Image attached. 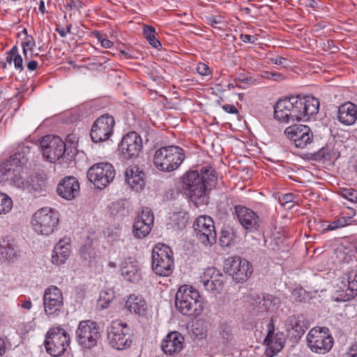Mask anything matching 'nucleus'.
<instances>
[{
  "mask_svg": "<svg viewBox=\"0 0 357 357\" xmlns=\"http://www.w3.org/2000/svg\"><path fill=\"white\" fill-rule=\"evenodd\" d=\"M28 147H26L27 149ZM25 149V147L23 148ZM28 158L25 151H17L8 159L0 163V183L13 185L17 188L24 187V181L21 175Z\"/></svg>",
  "mask_w": 357,
  "mask_h": 357,
  "instance_id": "nucleus-2",
  "label": "nucleus"
},
{
  "mask_svg": "<svg viewBox=\"0 0 357 357\" xmlns=\"http://www.w3.org/2000/svg\"><path fill=\"white\" fill-rule=\"evenodd\" d=\"M100 337L99 326L92 320H83L76 330V338L79 345L85 349L95 347Z\"/></svg>",
  "mask_w": 357,
  "mask_h": 357,
  "instance_id": "nucleus-13",
  "label": "nucleus"
},
{
  "mask_svg": "<svg viewBox=\"0 0 357 357\" xmlns=\"http://www.w3.org/2000/svg\"><path fill=\"white\" fill-rule=\"evenodd\" d=\"M348 211H349V212L347 213V216L345 218L348 220V222H349V221H350L351 218L355 215L356 211L354 208H350V207H348Z\"/></svg>",
  "mask_w": 357,
  "mask_h": 357,
  "instance_id": "nucleus-64",
  "label": "nucleus"
},
{
  "mask_svg": "<svg viewBox=\"0 0 357 357\" xmlns=\"http://www.w3.org/2000/svg\"><path fill=\"white\" fill-rule=\"evenodd\" d=\"M240 38L243 43H255V40H257L255 36L248 34H241L240 36Z\"/></svg>",
  "mask_w": 357,
  "mask_h": 357,
  "instance_id": "nucleus-58",
  "label": "nucleus"
},
{
  "mask_svg": "<svg viewBox=\"0 0 357 357\" xmlns=\"http://www.w3.org/2000/svg\"><path fill=\"white\" fill-rule=\"evenodd\" d=\"M252 77L246 76L243 74L239 75L236 79V81L242 84H250L252 82Z\"/></svg>",
  "mask_w": 357,
  "mask_h": 357,
  "instance_id": "nucleus-59",
  "label": "nucleus"
},
{
  "mask_svg": "<svg viewBox=\"0 0 357 357\" xmlns=\"http://www.w3.org/2000/svg\"><path fill=\"white\" fill-rule=\"evenodd\" d=\"M278 299L271 294H266L262 296H258L252 303L256 307V312H263L273 310Z\"/></svg>",
  "mask_w": 357,
  "mask_h": 357,
  "instance_id": "nucleus-30",
  "label": "nucleus"
},
{
  "mask_svg": "<svg viewBox=\"0 0 357 357\" xmlns=\"http://www.w3.org/2000/svg\"><path fill=\"white\" fill-rule=\"evenodd\" d=\"M192 331H193V333L197 337H202L204 335H205L206 331H204L203 328L201 329L200 331H199V329L195 325H193Z\"/></svg>",
  "mask_w": 357,
  "mask_h": 357,
  "instance_id": "nucleus-62",
  "label": "nucleus"
},
{
  "mask_svg": "<svg viewBox=\"0 0 357 357\" xmlns=\"http://www.w3.org/2000/svg\"><path fill=\"white\" fill-rule=\"evenodd\" d=\"M348 288L357 291V271H351L347 275Z\"/></svg>",
  "mask_w": 357,
  "mask_h": 357,
  "instance_id": "nucleus-49",
  "label": "nucleus"
},
{
  "mask_svg": "<svg viewBox=\"0 0 357 357\" xmlns=\"http://www.w3.org/2000/svg\"><path fill=\"white\" fill-rule=\"evenodd\" d=\"M0 255L9 261L17 258L16 245L12 238L5 236L0 241Z\"/></svg>",
  "mask_w": 357,
  "mask_h": 357,
  "instance_id": "nucleus-29",
  "label": "nucleus"
},
{
  "mask_svg": "<svg viewBox=\"0 0 357 357\" xmlns=\"http://www.w3.org/2000/svg\"><path fill=\"white\" fill-rule=\"evenodd\" d=\"M43 155L50 162L61 158L66 151V144L61 138L55 135H45L40 142Z\"/></svg>",
  "mask_w": 357,
  "mask_h": 357,
  "instance_id": "nucleus-15",
  "label": "nucleus"
},
{
  "mask_svg": "<svg viewBox=\"0 0 357 357\" xmlns=\"http://www.w3.org/2000/svg\"><path fill=\"white\" fill-rule=\"evenodd\" d=\"M114 211H116L115 215L125 216L128 213V209L125 206V202H117L113 204Z\"/></svg>",
  "mask_w": 357,
  "mask_h": 357,
  "instance_id": "nucleus-50",
  "label": "nucleus"
},
{
  "mask_svg": "<svg viewBox=\"0 0 357 357\" xmlns=\"http://www.w3.org/2000/svg\"><path fill=\"white\" fill-rule=\"evenodd\" d=\"M271 61L278 66L286 67L287 66L288 60L282 56H277L276 58L271 59Z\"/></svg>",
  "mask_w": 357,
  "mask_h": 357,
  "instance_id": "nucleus-55",
  "label": "nucleus"
},
{
  "mask_svg": "<svg viewBox=\"0 0 357 357\" xmlns=\"http://www.w3.org/2000/svg\"><path fill=\"white\" fill-rule=\"evenodd\" d=\"M306 291L303 288L294 289L292 291V297L296 302H302L305 298Z\"/></svg>",
  "mask_w": 357,
  "mask_h": 357,
  "instance_id": "nucleus-51",
  "label": "nucleus"
},
{
  "mask_svg": "<svg viewBox=\"0 0 357 357\" xmlns=\"http://www.w3.org/2000/svg\"><path fill=\"white\" fill-rule=\"evenodd\" d=\"M10 54L14 55L13 63L17 70L22 72L24 70L23 59L18 53V48L16 45L13 46L10 50Z\"/></svg>",
  "mask_w": 357,
  "mask_h": 357,
  "instance_id": "nucleus-42",
  "label": "nucleus"
},
{
  "mask_svg": "<svg viewBox=\"0 0 357 357\" xmlns=\"http://www.w3.org/2000/svg\"><path fill=\"white\" fill-rule=\"evenodd\" d=\"M131 331L127 324L120 321H112L107 331L109 345L118 350L125 349L131 345Z\"/></svg>",
  "mask_w": 357,
  "mask_h": 357,
  "instance_id": "nucleus-11",
  "label": "nucleus"
},
{
  "mask_svg": "<svg viewBox=\"0 0 357 357\" xmlns=\"http://www.w3.org/2000/svg\"><path fill=\"white\" fill-rule=\"evenodd\" d=\"M38 66V63L35 60H31L26 64L27 68L31 71L35 70L37 68Z\"/></svg>",
  "mask_w": 357,
  "mask_h": 357,
  "instance_id": "nucleus-61",
  "label": "nucleus"
},
{
  "mask_svg": "<svg viewBox=\"0 0 357 357\" xmlns=\"http://www.w3.org/2000/svg\"><path fill=\"white\" fill-rule=\"evenodd\" d=\"M348 220L345 217H342L329 224L326 228L328 231H333L338 228L343 227L349 225Z\"/></svg>",
  "mask_w": 357,
  "mask_h": 357,
  "instance_id": "nucleus-48",
  "label": "nucleus"
},
{
  "mask_svg": "<svg viewBox=\"0 0 357 357\" xmlns=\"http://www.w3.org/2000/svg\"><path fill=\"white\" fill-rule=\"evenodd\" d=\"M125 307L130 312L138 316H143L147 309L146 303L140 294H130L125 303Z\"/></svg>",
  "mask_w": 357,
  "mask_h": 357,
  "instance_id": "nucleus-28",
  "label": "nucleus"
},
{
  "mask_svg": "<svg viewBox=\"0 0 357 357\" xmlns=\"http://www.w3.org/2000/svg\"><path fill=\"white\" fill-rule=\"evenodd\" d=\"M222 107L225 112H226L227 113H229V114H238V113H239L238 110L234 105L226 104V105H222Z\"/></svg>",
  "mask_w": 357,
  "mask_h": 357,
  "instance_id": "nucleus-57",
  "label": "nucleus"
},
{
  "mask_svg": "<svg viewBox=\"0 0 357 357\" xmlns=\"http://www.w3.org/2000/svg\"><path fill=\"white\" fill-rule=\"evenodd\" d=\"M142 149V138L135 131L130 132L124 135L119 144L120 154L126 160L137 157Z\"/></svg>",
  "mask_w": 357,
  "mask_h": 357,
  "instance_id": "nucleus-20",
  "label": "nucleus"
},
{
  "mask_svg": "<svg viewBox=\"0 0 357 357\" xmlns=\"http://www.w3.org/2000/svg\"><path fill=\"white\" fill-rule=\"evenodd\" d=\"M199 178L202 183L206 186V192L208 195L209 191L215 186L217 183V175L215 170L209 166L203 167L200 169Z\"/></svg>",
  "mask_w": 357,
  "mask_h": 357,
  "instance_id": "nucleus-31",
  "label": "nucleus"
},
{
  "mask_svg": "<svg viewBox=\"0 0 357 357\" xmlns=\"http://www.w3.org/2000/svg\"><path fill=\"white\" fill-rule=\"evenodd\" d=\"M319 99L311 96H296L280 99L274 106V118L283 123L306 121L319 112Z\"/></svg>",
  "mask_w": 357,
  "mask_h": 357,
  "instance_id": "nucleus-1",
  "label": "nucleus"
},
{
  "mask_svg": "<svg viewBox=\"0 0 357 357\" xmlns=\"http://www.w3.org/2000/svg\"><path fill=\"white\" fill-rule=\"evenodd\" d=\"M337 118L342 124H354L357 119V105L350 102L341 105L338 108Z\"/></svg>",
  "mask_w": 357,
  "mask_h": 357,
  "instance_id": "nucleus-27",
  "label": "nucleus"
},
{
  "mask_svg": "<svg viewBox=\"0 0 357 357\" xmlns=\"http://www.w3.org/2000/svg\"><path fill=\"white\" fill-rule=\"evenodd\" d=\"M114 295L109 291H101L98 299V305L101 308H106L112 301Z\"/></svg>",
  "mask_w": 357,
  "mask_h": 357,
  "instance_id": "nucleus-41",
  "label": "nucleus"
},
{
  "mask_svg": "<svg viewBox=\"0 0 357 357\" xmlns=\"http://www.w3.org/2000/svg\"><path fill=\"white\" fill-rule=\"evenodd\" d=\"M70 345V335L61 326L50 328L46 335L45 347L47 352L52 356H61Z\"/></svg>",
  "mask_w": 357,
  "mask_h": 357,
  "instance_id": "nucleus-7",
  "label": "nucleus"
},
{
  "mask_svg": "<svg viewBox=\"0 0 357 357\" xmlns=\"http://www.w3.org/2000/svg\"><path fill=\"white\" fill-rule=\"evenodd\" d=\"M338 194L349 202L357 204V190L353 188H340Z\"/></svg>",
  "mask_w": 357,
  "mask_h": 357,
  "instance_id": "nucleus-40",
  "label": "nucleus"
},
{
  "mask_svg": "<svg viewBox=\"0 0 357 357\" xmlns=\"http://www.w3.org/2000/svg\"><path fill=\"white\" fill-rule=\"evenodd\" d=\"M121 275L131 282H135L140 278V273L137 261L125 262L121 268Z\"/></svg>",
  "mask_w": 357,
  "mask_h": 357,
  "instance_id": "nucleus-33",
  "label": "nucleus"
},
{
  "mask_svg": "<svg viewBox=\"0 0 357 357\" xmlns=\"http://www.w3.org/2000/svg\"><path fill=\"white\" fill-rule=\"evenodd\" d=\"M6 351V344L5 340L2 337H0V357H2Z\"/></svg>",
  "mask_w": 357,
  "mask_h": 357,
  "instance_id": "nucleus-60",
  "label": "nucleus"
},
{
  "mask_svg": "<svg viewBox=\"0 0 357 357\" xmlns=\"http://www.w3.org/2000/svg\"><path fill=\"white\" fill-rule=\"evenodd\" d=\"M36 45L34 38L29 35L26 36L24 40L22 43L23 54L25 59H28L27 51L28 49L31 50Z\"/></svg>",
  "mask_w": 357,
  "mask_h": 357,
  "instance_id": "nucleus-43",
  "label": "nucleus"
},
{
  "mask_svg": "<svg viewBox=\"0 0 357 357\" xmlns=\"http://www.w3.org/2000/svg\"><path fill=\"white\" fill-rule=\"evenodd\" d=\"M197 72L202 76H211V70L208 65L204 63H199L197 66Z\"/></svg>",
  "mask_w": 357,
  "mask_h": 357,
  "instance_id": "nucleus-52",
  "label": "nucleus"
},
{
  "mask_svg": "<svg viewBox=\"0 0 357 357\" xmlns=\"http://www.w3.org/2000/svg\"><path fill=\"white\" fill-rule=\"evenodd\" d=\"M182 189L184 193L197 206L208 204V195L206 192V186L202 183L197 171H189L181 177Z\"/></svg>",
  "mask_w": 357,
  "mask_h": 357,
  "instance_id": "nucleus-5",
  "label": "nucleus"
},
{
  "mask_svg": "<svg viewBox=\"0 0 357 357\" xmlns=\"http://www.w3.org/2000/svg\"><path fill=\"white\" fill-rule=\"evenodd\" d=\"M286 137L291 143L299 149H304L310 144L314 138L313 132L307 126L303 124H294L290 126L284 131Z\"/></svg>",
  "mask_w": 357,
  "mask_h": 357,
  "instance_id": "nucleus-18",
  "label": "nucleus"
},
{
  "mask_svg": "<svg viewBox=\"0 0 357 357\" xmlns=\"http://www.w3.org/2000/svg\"><path fill=\"white\" fill-rule=\"evenodd\" d=\"M350 355L351 357H357V342L351 345L350 348Z\"/></svg>",
  "mask_w": 357,
  "mask_h": 357,
  "instance_id": "nucleus-63",
  "label": "nucleus"
},
{
  "mask_svg": "<svg viewBox=\"0 0 357 357\" xmlns=\"http://www.w3.org/2000/svg\"><path fill=\"white\" fill-rule=\"evenodd\" d=\"M13 208V200L6 193L0 192V215L8 213Z\"/></svg>",
  "mask_w": 357,
  "mask_h": 357,
  "instance_id": "nucleus-39",
  "label": "nucleus"
},
{
  "mask_svg": "<svg viewBox=\"0 0 357 357\" xmlns=\"http://www.w3.org/2000/svg\"><path fill=\"white\" fill-rule=\"evenodd\" d=\"M224 280H203V285L205 289L213 293H219L223 289Z\"/></svg>",
  "mask_w": 357,
  "mask_h": 357,
  "instance_id": "nucleus-38",
  "label": "nucleus"
},
{
  "mask_svg": "<svg viewBox=\"0 0 357 357\" xmlns=\"http://www.w3.org/2000/svg\"><path fill=\"white\" fill-rule=\"evenodd\" d=\"M285 328L291 338L298 341L304 334L307 327L304 324L303 317L299 315H293L287 318L285 321Z\"/></svg>",
  "mask_w": 357,
  "mask_h": 357,
  "instance_id": "nucleus-25",
  "label": "nucleus"
},
{
  "mask_svg": "<svg viewBox=\"0 0 357 357\" xmlns=\"http://www.w3.org/2000/svg\"><path fill=\"white\" fill-rule=\"evenodd\" d=\"M268 333L264 340V342H268L270 338H272L274 335L275 332V326L273 323V319H271V321L267 325Z\"/></svg>",
  "mask_w": 357,
  "mask_h": 357,
  "instance_id": "nucleus-53",
  "label": "nucleus"
},
{
  "mask_svg": "<svg viewBox=\"0 0 357 357\" xmlns=\"http://www.w3.org/2000/svg\"><path fill=\"white\" fill-rule=\"evenodd\" d=\"M185 157L184 151L181 147L165 146L155 151L153 162L158 170L170 172L179 167Z\"/></svg>",
  "mask_w": 357,
  "mask_h": 357,
  "instance_id": "nucleus-4",
  "label": "nucleus"
},
{
  "mask_svg": "<svg viewBox=\"0 0 357 357\" xmlns=\"http://www.w3.org/2000/svg\"><path fill=\"white\" fill-rule=\"evenodd\" d=\"M125 177L130 188L137 191L142 190L145 184V173L137 165L129 166L125 172Z\"/></svg>",
  "mask_w": 357,
  "mask_h": 357,
  "instance_id": "nucleus-26",
  "label": "nucleus"
},
{
  "mask_svg": "<svg viewBox=\"0 0 357 357\" xmlns=\"http://www.w3.org/2000/svg\"><path fill=\"white\" fill-rule=\"evenodd\" d=\"M232 213L246 233L259 231L263 220L254 210L244 205L236 204Z\"/></svg>",
  "mask_w": 357,
  "mask_h": 357,
  "instance_id": "nucleus-10",
  "label": "nucleus"
},
{
  "mask_svg": "<svg viewBox=\"0 0 357 357\" xmlns=\"http://www.w3.org/2000/svg\"><path fill=\"white\" fill-rule=\"evenodd\" d=\"M70 253V245L68 244L63 245L61 242L56 243L52 255V263L56 266L63 264L68 259Z\"/></svg>",
  "mask_w": 357,
  "mask_h": 357,
  "instance_id": "nucleus-32",
  "label": "nucleus"
},
{
  "mask_svg": "<svg viewBox=\"0 0 357 357\" xmlns=\"http://www.w3.org/2000/svg\"><path fill=\"white\" fill-rule=\"evenodd\" d=\"M96 38L100 41L101 45L105 48H110L113 45V43L107 38H101V35L99 32L96 35Z\"/></svg>",
  "mask_w": 357,
  "mask_h": 357,
  "instance_id": "nucleus-56",
  "label": "nucleus"
},
{
  "mask_svg": "<svg viewBox=\"0 0 357 357\" xmlns=\"http://www.w3.org/2000/svg\"><path fill=\"white\" fill-rule=\"evenodd\" d=\"M224 20V17L220 15H211L206 17V24L211 26L214 29H220L218 26H217V24L223 23Z\"/></svg>",
  "mask_w": 357,
  "mask_h": 357,
  "instance_id": "nucleus-45",
  "label": "nucleus"
},
{
  "mask_svg": "<svg viewBox=\"0 0 357 357\" xmlns=\"http://www.w3.org/2000/svg\"><path fill=\"white\" fill-rule=\"evenodd\" d=\"M116 172L113 165L108 162H98L92 165L87 172L89 181L98 189H103L113 181Z\"/></svg>",
  "mask_w": 357,
  "mask_h": 357,
  "instance_id": "nucleus-12",
  "label": "nucleus"
},
{
  "mask_svg": "<svg viewBox=\"0 0 357 357\" xmlns=\"http://www.w3.org/2000/svg\"><path fill=\"white\" fill-rule=\"evenodd\" d=\"M114 124V118L108 114L98 117L93 123L91 129V140L98 143L108 139L113 133Z\"/></svg>",
  "mask_w": 357,
  "mask_h": 357,
  "instance_id": "nucleus-19",
  "label": "nucleus"
},
{
  "mask_svg": "<svg viewBox=\"0 0 357 357\" xmlns=\"http://www.w3.org/2000/svg\"><path fill=\"white\" fill-rule=\"evenodd\" d=\"M218 271L219 270H218L216 268L213 266L207 268L204 272V276L202 280H207L211 278V277Z\"/></svg>",
  "mask_w": 357,
  "mask_h": 357,
  "instance_id": "nucleus-54",
  "label": "nucleus"
},
{
  "mask_svg": "<svg viewBox=\"0 0 357 357\" xmlns=\"http://www.w3.org/2000/svg\"><path fill=\"white\" fill-rule=\"evenodd\" d=\"M284 339L282 334H275L272 338H270L268 342H264L268 347V351L273 356L280 351L284 347Z\"/></svg>",
  "mask_w": 357,
  "mask_h": 357,
  "instance_id": "nucleus-35",
  "label": "nucleus"
},
{
  "mask_svg": "<svg viewBox=\"0 0 357 357\" xmlns=\"http://www.w3.org/2000/svg\"><path fill=\"white\" fill-rule=\"evenodd\" d=\"M44 312L49 317H57L63 307V296L61 290L54 285L47 287L43 297Z\"/></svg>",
  "mask_w": 357,
  "mask_h": 357,
  "instance_id": "nucleus-16",
  "label": "nucleus"
},
{
  "mask_svg": "<svg viewBox=\"0 0 357 357\" xmlns=\"http://www.w3.org/2000/svg\"><path fill=\"white\" fill-rule=\"evenodd\" d=\"M312 158L314 160H322L330 159V149L328 146L320 149L312 154Z\"/></svg>",
  "mask_w": 357,
  "mask_h": 357,
  "instance_id": "nucleus-44",
  "label": "nucleus"
},
{
  "mask_svg": "<svg viewBox=\"0 0 357 357\" xmlns=\"http://www.w3.org/2000/svg\"><path fill=\"white\" fill-rule=\"evenodd\" d=\"M184 346V337L177 331L167 335L161 343L163 352L170 357H178Z\"/></svg>",
  "mask_w": 357,
  "mask_h": 357,
  "instance_id": "nucleus-22",
  "label": "nucleus"
},
{
  "mask_svg": "<svg viewBox=\"0 0 357 357\" xmlns=\"http://www.w3.org/2000/svg\"><path fill=\"white\" fill-rule=\"evenodd\" d=\"M237 238V231L230 227H224L220 231V243L222 247L228 248L233 244Z\"/></svg>",
  "mask_w": 357,
  "mask_h": 357,
  "instance_id": "nucleus-34",
  "label": "nucleus"
},
{
  "mask_svg": "<svg viewBox=\"0 0 357 357\" xmlns=\"http://www.w3.org/2000/svg\"><path fill=\"white\" fill-rule=\"evenodd\" d=\"M261 77L264 79H271L273 81L280 82L284 79V76L279 73L273 71H262Z\"/></svg>",
  "mask_w": 357,
  "mask_h": 357,
  "instance_id": "nucleus-47",
  "label": "nucleus"
},
{
  "mask_svg": "<svg viewBox=\"0 0 357 357\" xmlns=\"http://www.w3.org/2000/svg\"><path fill=\"white\" fill-rule=\"evenodd\" d=\"M24 188H26L36 196H45L47 192V181L45 174H36L32 175L26 183Z\"/></svg>",
  "mask_w": 357,
  "mask_h": 357,
  "instance_id": "nucleus-24",
  "label": "nucleus"
},
{
  "mask_svg": "<svg viewBox=\"0 0 357 357\" xmlns=\"http://www.w3.org/2000/svg\"><path fill=\"white\" fill-rule=\"evenodd\" d=\"M151 268L160 276L170 275L174 268L173 252L165 244L155 245L151 253Z\"/></svg>",
  "mask_w": 357,
  "mask_h": 357,
  "instance_id": "nucleus-6",
  "label": "nucleus"
},
{
  "mask_svg": "<svg viewBox=\"0 0 357 357\" xmlns=\"http://www.w3.org/2000/svg\"><path fill=\"white\" fill-rule=\"evenodd\" d=\"M59 222L58 213L47 207L38 210L33 214L31 220V224L35 231L45 236L53 233Z\"/></svg>",
  "mask_w": 357,
  "mask_h": 357,
  "instance_id": "nucleus-8",
  "label": "nucleus"
},
{
  "mask_svg": "<svg viewBox=\"0 0 357 357\" xmlns=\"http://www.w3.org/2000/svg\"><path fill=\"white\" fill-rule=\"evenodd\" d=\"M79 183L74 176H66L58 184L56 192L58 195L66 199H73L79 192Z\"/></svg>",
  "mask_w": 357,
  "mask_h": 357,
  "instance_id": "nucleus-23",
  "label": "nucleus"
},
{
  "mask_svg": "<svg viewBox=\"0 0 357 357\" xmlns=\"http://www.w3.org/2000/svg\"><path fill=\"white\" fill-rule=\"evenodd\" d=\"M143 34L149 43L154 48L160 49L162 47L160 42L155 38V29L153 26L144 25Z\"/></svg>",
  "mask_w": 357,
  "mask_h": 357,
  "instance_id": "nucleus-36",
  "label": "nucleus"
},
{
  "mask_svg": "<svg viewBox=\"0 0 357 357\" xmlns=\"http://www.w3.org/2000/svg\"><path fill=\"white\" fill-rule=\"evenodd\" d=\"M154 222V216L151 209L143 208L133 224L132 233L137 238H144L151 231Z\"/></svg>",
  "mask_w": 357,
  "mask_h": 357,
  "instance_id": "nucleus-21",
  "label": "nucleus"
},
{
  "mask_svg": "<svg viewBox=\"0 0 357 357\" xmlns=\"http://www.w3.org/2000/svg\"><path fill=\"white\" fill-rule=\"evenodd\" d=\"M175 305L183 315L197 317L203 310L199 293L190 285L181 286L176 294Z\"/></svg>",
  "mask_w": 357,
  "mask_h": 357,
  "instance_id": "nucleus-3",
  "label": "nucleus"
},
{
  "mask_svg": "<svg viewBox=\"0 0 357 357\" xmlns=\"http://www.w3.org/2000/svg\"><path fill=\"white\" fill-rule=\"evenodd\" d=\"M197 238L205 245L216 241L217 234L213 219L206 215L199 216L193 224Z\"/></svg>",
  "mask_w": 357,
  "mask_h": 357,
  "instance_id": "nucleus-17",
  "label": "nucleus"
},
{
  "mask_svg": "<svg viewBox=\"0 0 357 357\" xmlns=\"http://www.w3.org/2000/svg\"><path fill=\"white\" fill-rule=\"evenodd\" d=\"M225 269L236 282L246 281L253 272L252 264L239 256L229 257L225 261Z\"/></svg>",
  "mask_w": 357,
  "mask_h": 357,
  "instance_id": "nucleus-14",
  "label": "nucleus"
},
{
  "mask_svg": "<svg viewBox=\"0 0 357 357\" xmlns=\"http://www.w3.org/2000/svg\"><path fill=\"white\" fill-rule=\"evenodd\" d=\"M189 214L185 211H179L174 214L172 221L178 229H183L188 223Z\"/></svg>",
  "mask_w": 357,
  "mask_h": 357,
  "instance_id": "nucleus-37",
  "label": "nucleus"
},
{
  "mask_svg": "<svg viewBox=\"0 0 357 357\" xmlns=\"http://www.w3.org/2000/svg\"><path fill=\"white\" fill-rule=\"evenodd\" d=\"M307 341L311 351L319 354H325L331 351L334 342L326 327L312 328L307 335Z\"/></svg>",
  "mask_w": 357,
  "mask_h": 357,
  "instance_id": "nucleus-9",
  "label": "nucleus"
},
{
  "mask_svg": "<svg viewBox=\"0 0 357 357\" xmlns=\"http://www.w3.org/2000/svg\"><path fill=\"white\" fill-rule=\"evenodd\" d=\"M220 335L225 342L232 340L233 335L231 328L227 324H222L220 328Z\"/></svg>",
  "mask_w": 357,
  "mask_h": 357,
  "instance_id": "nucleus-46",
  "label": "nucleus"
}]
</instances>
